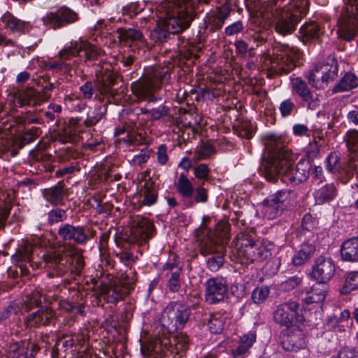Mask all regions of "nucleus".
Here are the masks:
<instances>
[{"mask_svg": "<svg viewBox=\"0 0 358 358\" xmlns=\"http://www.w3.org/2000/svg\"><path fill=\"white\" fill-rule=\"evenodd\" d=\"M293 164L292 152L283 146H277L264 162L263 175L270 182H275L282 176L285 182L297 185L308 179L312 165L307 159H301L295 169Z\"/></svg>", "mask_w": 358, "mask_h": 358, "instance_id": "1", "label": "nucleus"}, {"mask_svg": "<svg viewBox=\"0 0 358 358\" xmlns=\"http://www.w3.org/2000/svg\"><path fill=\"white\" fill-rule=\"evenodd\" d=\"M308 10V0H292L282 7L277 4L276 0H271L262 6L261 13L264 18L270 20L278 34L286 35L295 30L297 23Z\"/></svg>", "mask_w": 358, "mask_h": 358, "instance_id": "2", "label": "nucleus"}, {"mask_svg": "<svg viewBox=\"0 0 358 358\" xmlns=\"http://www.w3.org/2000/svg\"><path fill=\"white\" fill-rule=\"evenodd\" d=\"M185 6H180L172 1H164L157 8L158 22L150 33V38L155 43L166 41L169 34H178L187 29L191 22V14L184 15Z\"/></svg>", "mask_w": 358, "mask_h": 358, "instance_id": "3", "label": "nucleus"}, {"mask_svg": "<svg viewBox=\"0 0 358 358\" xmlns=\"http://www.w3.org/2000/svg\"><path fill=\"white\" fill-rule=\"evenodd\" d=\"M171 79V70L166 66H157L148 70L138 80L133 82L131 89L139 101L154 102L157 98L154 93Z\"/></svg>", "mask_w": 358, "mask_h": 358, "instance_id": "4", "label": "nucleus"}, {"mask_svg": "<svg viewBox=\"0 0 358 358\" xmlns=\"http://www.w3.org/2000/svg\"><path fill=\"white\" fill-rule=\"evenodd\" d=\"M237 246L238 256L247 263L268 259L275 248L274 243L267 239L252 241L248 238H240Z\"/></svg>", "mask_w": 358, "mask_h": 358, "instance_id": "5", "label": "nucleus"}, {"mask_svg": "<svg viewBox=\"0 0 358 358\" xmlns=\"http://www.w3.org/2000/svg\"><path fill=\"white\" fill-rule=\"evenodd\" d=\"M296 194L291 189H281L264 201V213L268 220H273L285 210H291L296 203Z\"/></svg>", "mask_w": 358, "mask_h": 358, "instance_id": "6", "label": "nucleus"}, {"mask_svg": "<svg viewBox=\"0 0 358 358\" xmlns=\"http://www.w3.org/2000/svg\"><path fill=\"white\" fill-rule=\"evenodd\" d=\"M189 307L179 301H171L164 308L160 319L162 325L169 331L182 329L189 320Z\"/></svg>", "mask_w": 358, "mask_h": 358, "instance_id": "7", "label": "nucleus"}, {"mask_svg": "<svg viewBox=\"0 0 358 358\" xmlns=\"http://www.w3.org/2000/svg\"><path fill=\"white\" fill-rule=\"evenodd\" d=\"M275 52L271 59V67L280 75L287 74L296 66L301 54L297 48L287 44L275 46Z\"/></svg>", "mask_w": 358, "mask_h": 358, "instance_id": "8", "label": "nucleus"}, {"mask_svg": "<svg viewBox=\"0 0 358 358\" xmlns=\"http://www.w3.org/2000/svg\"><path fill=\"white\" fill-rule=\"evenodd\" d=\"M358 30V0H348L338 20L337 33L345 41H352Z\"/></svg>", "mask_w": 358, "mask_h": 358, "instance_id": "9", "label": "nucleus"}, {"mask_svg": "<svg viewBox=\"0 0 358 358\" xmlns=\"http://www.w3.org/2000/svg\"><path fill=\"white\" fill-rule=\"evenodd\" d=\"M43 260L45 266L54 271L57 275H62L69 270L78 274L84 264L82 259L77 258L76 265L71 267V257L60 250L50 251L44 254Z\"/></svg>", "mask_w": 358, "mask_h": 358, "instance_id": "10", "label": "nucleus"}, {"mask_svg": "<svg viewBox=\"0 0 358 358\" xmlns=\"http://www.w3.org/2000/svg\"><path fill=\"white\" fill-rule=\"evenodd\" d=\"M338 64L334 58H329L324 63H321L312 70L308 76V83L316 89L325 88L329 82L338 76Z\"/></svg>", "mask_w": 358, "mask_h": 358, "instance_id": "11", "label": "nucleus"}, {"mask_svg": "<svg viewBox=\"0 0 358 358\" xmlns=\"http://www.w3.org/2000/svg\"><path fill=\"white\" fill-rule=\"evenodd\" d=\"M299 308V303L294 301L280 303L273 312V320L277 324L286 327L287 329L294 327L301 317L298 312Z\"/></svg>", "mask_w": 358, "mask_h": 358, "instance_id": "12", "label": "nucleus"}, {"mask_svg": "<svg viewBox=\"0 0 358 358\" xmlns=\"http://www.w3.org/2000/svg\"><path fill=\"white\" fill-rule=\"evenodd\" d=\"M136 280V274L134 271L127 273L121 285L114 283L103 289V294L105 299L108 303H113L122 300L134 288Z\"/></svg>", "mask_w": 358, "mask_h": 358, "instance_id": "13", "label": "nucleus"}, {"mask_svg": "<svg viewBox=\"0 0 358 358\" xmlns=\"http://www.w3.org/2000/svg\"><path fill=\"white\" fill-rule=\"evenodd\" d=\"M228 292L227 280L222 277L208 279L205 282V299L210 304L222 301Z\"/></svg>", "mask_w": 358, "mask_h": 358, "instance_id": "14", "label": "nucleus"}, {"mask_svg": "<svg viewBox=\"0 0 358 358\" xmlns=\"http://www.w3.org/2000/svg\"><path fill=\"white\" fill-rule=\"evenodd\" d=\"M292 91L301 99L308 109L314 110L320 106L319 94L311 91L306 83L301 78L292 79Z\"/></svg>", "mask_w": 358, "mask_h": 358, "instance_id": "15", "label": "nucleus"}, {"mask_svg": "<svg viewBox=\"0 0 358 358\" xmlns=\"http://www.w3.org/2000/svg\"><path fill=\"white\" fill-rule=\"evenodd\" d=\"M81 51L85 52V61L95 59L100 55V50L96 46L87 41L79 40L71 42V45L68 48H65L59 52V56L62 59H67L71 56L77 55Z\"/></svg>", "mask_w": 358, "mask_h": 358, "instance_id": "16", "label": "nucleus"}, {"mask_svg": "<svg viewBox=\"0 0 358 358\" xmlns=\"http://www.w3.org/2000/svg\"><path fill=\"white\" fill-rule=\"evenodd\" d=\"M146 173H143L142 181L138 188L140 206H152L158 200V185L151 178L145 179Z\"/></svg>", "mask_w": 358, "mask_h": 358, "instance_id": "17", "label": "nucleus"}, {"mask_svg": "<svg viewBox=\"0 0 358 358\" xmlns=\"http://www.w3.org/2000/svg\"><path fill=\"white\" fill-rule=\"evenodd\" d=\"M77 20V14L66 7L61 8L55 12L49 13L43 17L44 24L54 29L63 27L65 23H73Z\"/></svg>", "mask_w": 358, "mask_h": 358, "instance_id": "18", "label": "nucleus"}, {"mask_svg": "<svg viewBox=\"0 0 358 358\" xmlns=\"http://www.w3.org/2000/svg\"><path fill=\"white\" fill-rule=\"evenodd\" d=\"M231 7L229 3L226 2L214 10L208 13L205 18L206 28L214 32L222 28L225 21L230 16Z\"/></svg>", "mask_w": 358, "mask_h": 358, "instance_id": "19", "label": "nucleus"}, {"mask_svg": "<svg viewBox=\"0 0 358 358\" xmlns=\"http://www.w3.org/2000/svg\"><path fill=\"white\" fill-rule=\"evenodd\" d=\"M286 337L282 342L283 348L287 351H302L303 357L297 358H307L308 351L306 348V336L303 331L297 327H292Z\"/></svg>", "mask_w": 358, "mask_h": 358, "instance_id": "20", "label": "nucleus"}, {"mask_svg": "<svg viewBox=\"0 0 358 358\" xmlns=\"http://www.w3.org/2000/svg\"><path fill=\"white\" fill-rule=\"evenodd\" d=\"M55 317V311L49 306L41 307L24 318L27 329H36L49 325Z\"/></svg>", "mask_w": 358, "mask_h": 358, "instance_id": "21", "label": "nucleus"}, {"mask_svg": "<svg viewBox=\"0 0 358 358\" xmlns=\"http://www.w3.org/2000/svg\"><path fill=\"white\" fill-rule=\"evenodd\" d=\"M336 266L329 257L320 256L316 259L313 267L312 276L317 282L327 283L334 276Z\"/></svg>", "mask_w": 358, "mask_h": 358, "instance_id": "22", "label": "nucleus"}, {"mask_svg": "<svg viewBox=\"0 0 358 358\" xmlns=\"http://www.w3.org/2000/svg\"><path fill=\"white\" fill-rule=\"evenodd\" d=\"M59 236L64 241H71L79 245H85L89 241L88 234L83 226L64 224L58 229Z\"/></svg>", "mask_w": 358, "mask_h": 358, "instance_id": "23", "label": "nucleus"}, {"mask_svg": "<svg viewBox=\"0 0 358 358\" xmlns=\"http://www.w3.org/2000/svg\"><path fill=\"white\" fill-rule=\"evenodd\" d=\"M169 338L151 337L141 344V352L144 356L157 358V356H166V348Z\"/></svg>", "mask_w": 358, "mask_h": 358, "instance_id": "24", "label": "nucleus"}, {"mask_svg": "<svg viewBox=\"0 0 358 358\" xmlns=\"http://www.w3.org/2000/svg\"><path fill=\"white\" fill-rule=\"evenodd\" d=\"M169 343L166 348V356H172L173 358H182L189 348V339L184 333H178L169 338Z\"/></svg>", "mask_w": 358, "mask_h": 358, "instance_id": "25", "label": "nucleus"}, {"mask_svg": "<svg viewBox=\"0 0 358 358\" xmlns=\"http://www.w3.org/2000/svg\"><path fill=\"white\" fill-rule=\"evenodd\" d=\"M153 224L146 218L137 216L132 220L131 234L138 240L146 241L152 237Z\"/></svg>", "mask_w": 358, "mask_h": 358, "instance_id": "26", "label": "nucleus"}, {"mask_svg": "<svg viewBox=\"0 0 358 358\" xmlns=\"http://www.w3.org/2000/svg\"><path fill=\"white\" fill-rule=\"evenodd\" d=\"M197 241L199 242L200 253L206 257L217 252V245L220 244L218 240H215L210 231L207 228H202L197 234Z\"/></svg>", "mask_w": 358, "mask_h": 358, "instance_id": "27", "label": "nucleus"}, {"mask_svg": "<svg viewBox=\"0 0 358 358\" xmlns=\"http://www.w3.org/2000/svg\"><path fill=\"white\" fill-rule=\"evenodd\" d=\"M44 199L53 206H62L64 203L66 190L63 182H58L55 185L43 190Z\"/></svg>", "mask_w": 358, "mask_h": 358, "instance_id": "28", "label": "nucleus"}, {"mask_svg": "<svg viewBox=\"0 0 358 358\" xmlns=\"http://www.w3.org/2000/svg\"><path fill=\"white\" fill-rule=\"evenodd\" d=\"M97 79L94 82L87 81L80 87V92L85 99H91L95 92H99L101 95H106L109 93V87L105 84L100 76H96Z\"/></svg>", "mask_w": 358, "mask_h": 358, "instance_id": "29", "label": "nucleus"}, {"mask_svg": "<svg viewBox=\"0 0 358 358\" xmlns=\"http://www.w3.org/2000/svg\"><path fill=\"white\" fill-rule=\"evenodd\" d=\"M1 22L5 29L13 33L24 32L29 28L28 22L17 18L10 12H6L1 16Z\"/></svg>", "mask_w": 358, "mask_h": 358, "instance_id": "30", "label": "nucleus"}, {"mask_svg": "<svg viewBox=\"0 0 358 358\" xmlns=\"http://www.w3.org/2000/svg\"><path fill=\"white\" fill-rule=\"evenodd\" d=\"M343 259L348 262H358V238L353 237L345 241L341 248Z\"/></svg>", "mask_w": 358, "mask_h": 358, "instance_id": "31", "label": "nucleus"}, {"mask_svg": "<svg viewBox=\"0 0 358 358\" xmlns=\"http://www.w3.org/2000/svg\"><path fill=\"white\" fill-rule=\"evenodd\" d=\"M327 293V284L317 282L311 287L309 291L306 292V296L304 300L307 303L322 302L326 298Z\"/></svg>", "mask_w": 358, "mask_h": 358, "instance_id": "32", "label": "nucleus"}, {"mask_svg": "<svg viewBox=\"0 0 358 358\" xmlns=\"http://www.w3.org/2000/svg\"><path fill=\"white\" fill-rule=\"evenodd\" d=\"M43 101L41 95L33 88H27L20 92L17 96V103L20 106L24 105L35 106Z\"/></svg>", "mask_w": 358, "mask_h": 358, "instance_id": "33", "label": "nucleus"}, {"mask_svg": "<svg viewBox=\"0 0 358 358\" xmlns=\"http://www.w3.org/2000/svg\"><path fill=\"white\" fill-rule=\"evenodd\" d=\"M358 87V78L352 73H346L334 87V93L348 92Z\"/></svg>", "mask_w": 358, "mask_h": 358, "instance_id": "34", "label": "nucleus"}, {"mask_svg": "<svg viewBox=\"0 0 358 358\" xmlns=\"http://www.w3.org/2000/svg\"><path fill=\"white\" fill-rule=\"evenodd\" d=\"M337 194V190L333 183L326 184L317 189L314 193L315 201L318 204H323L333 200Z\"/></svg>", "mask_w": 358, "mask_h": 358, "instance_id": "35", "label": "nucleus"}, {"mask_svg": "<svg viewBox=\"0 0 358 358\" xmlns=\"http://www.w3.org/2000/svg\"><path fill=\"white\" fill-rule=\"evenodd\" d=\"M257 334L255 331H251L244 334L240 338L238 348L232 351L234 358L245 354L256 341Z\"/></svg>", "mask_w": 358, "mask_h": 358, "instance_id": "36", "label": "nucleus"}, {"mask_svg": "<svg viewBox=\"0 0 358 358\" xmlns=\"http://www.w3.org/2000/svg\"><path fill=\"white\" fill-rule=\"evenodd\" d=\"M176 187L177 192L182 198L189 199L193 196L194 187L184 173L180 174L176 183Z\"/></svg>", "mask_w": 358, "mask_h": 358, "instance_id": "37", "label": "nucleus"}, {"mask_svg": "<svg viewBox=\"0 0 358 358\" xmlns=\"http://www.w3.org/2000/svg\"><path fill=\"white\" fill-rule=\"evenodd\" d=\"M323 32V28L315 22L306 23L299 29V34L305 41L319 37Z\"/></svg>", "mask_w": 358, "mask_h": 358, "instance_id": "38", "label": "nucleus"}, {"mask_svg": "<svg viewBox=\"0 0 358 358\" xmlns=\"http://www.w3.org/2000/svg\"><path fill=\"white\" fill-rule=\"evenodd\" d=\"M315 248L312 244L303 243L301 249L292 257V263L295 266H301L306 262L313 255Z\"/></svg>", "mask_w": 358, "mask_h": 358, "instance_id": "39", "label": "nucleus"}, {"mask_svg": "<svg viewBox=\"0 0 358 358\" xmlns=\"http://www.w3.org/2000/svg\"><path fill=\"white\" fill-rule=\"evenodd\" d=\"M34 247L31 244H26L20 247L12 256L13 262L22 267V264L29 263L32 258Z\"/></svg>", "mask_w": 358, "mask_h": 358, "instance_id": "40", "label": "nucleus"}, {"mask_svg": "<svg viewBox=\"0 0 358 358\" xmlns=\"http://www.w3.org/2000/svg\"><path fill=\"white\" fill-rule=\"evenodd\" d=\"M224 320L220 313H214L209 316L208 327L213 334H220L224 329Z\"/></svg>", "mask_w": 358, "mask_h": 358, "instance_id": "41", "label": "nucleus"}, {"mask_svg": "<svg viewBox=\"0 0 358 358\" xmlns=\"http://www.w3.org/2000/svg\"><path fill=\"white\" fill-rule=\"evenodd\" d=\"M230 225L227 222L220 221L215 227L214 234L220 244L227 243L229 238Z\"/></svg>", "mask_w": 358, "mask_h": 358, "instance_id": "42", "label": "nucleus"}, {"mask_svg": "<svg viewBox=\"0 0 358 358\" xmlns=\"http://www.w3.org/2000/svg\"><path fill=\"white\" fill-rule=\"evenodd\" d=\"M355 289H358V271H352L347 275L341 293L348 294Z\"/></svg>", "mask_w": 358, "mask_h": 358, "instance_id": "43", "label": "nucleus"}, {"mask_svg": "<svg viewBox=\"0 0 358 358\" xmlns=\"http://www.w3.org/2000/svg\"><path fill=\"white\" fill-rule=\"evenodd\" d=\"M209 0H173L174 3L180 4V6H185L186 8L182 13L184 15L191 14L192 21L194 20L196 15V6L199 3H207Z\"/></svg>", "mask_w": 358, "mask_h": 358, "instance_id": "44", "label": "nucleus"}, {"mask_svg": "<svg viewBox=\"0 0 358 358\" xmlns=\"http://www.w3.org/2000/svg\"><path fill=\"white\" fill-rule=\"evenodd\" d=\"M209 0H173L174 3L180 4V6H185L186 8L182 13L184 15L191 14L192 21L194 20L196 15V6L199 3H207Z\"/></svg>", "mask_w": 358, "mask_h": 358, "instance_id": "45", "label": "nucleus"}, {"mask_svg": "<svg viewBox=\"0 0 358 358\" xmlns=\"http://www.w3.org/2000/svg\"><path fill=\"white\" fill-rule=\"evenodd\" d=\"M344 140L350 152L358 151V130L355 129L348 130L344 136Z\"/></svg>", "mask_w": 358, "mask_h": 358, "instance_id": "46", "label": "nucleus"}, {"mask_svg": "<svg viewBox=\"0 0 358 358\" xmlns=\"http://www.w3.org/2000/svg\"><path fill=\"white\" fill-rule=\"evenodd\" d=\"M43 295L39 291H34L27 294L24 300L25 310L29 311L34 306L41 304Z\"/></svg>", "mask_w": 358, "mask_h": 358, "instance_id": "47", "label": "nucleus"}, {"mask_svg": "<svg viewBox=\"0 0 358 358\" xmlns=\"http://www.w3.org/2000/svg\"><path fill=\"white\" fill-rule=\"evenodd\" d=\"M106 112V109H103L101 106L94 108L93 111L88 113L87 119L85 120V125L91 127L95 125L99 120L102 119Z\"/></svg>", "mask_w": 358, "mask_h": 358, "instance_id": "48", "label": "nucleus"}, {"mask_svg": "<svg viewBox=\"0 0 358 358\" xmlns=\"http://www.w3.org/2000/svg\"><path fill=\"white\" fill-rule=\"evenodd\" d=\"M327 169L331 173L340 172L342 167L340 164V157L336 152L330 153L326 159Z\"/></svg>", "mask_w": 358, "mask_h": 358, "instance_id": "49", "label": "nucleus"}, {"mask_svg": "<svg viewBox=\"0 0 358 358\" xmlns=\"http://www.w3.org/2000/svg\"><path fill=\"white\" fill-rule=\"evenodd\" d=\"M67 218L66 210L59 208L52 209L48 213V220L51 224L58 222H62Z\"/></svg>", "mask_w": 358, "mask_h": 358, "instance_id": "50", "label": "nucleus"}, {"mask_svg": "<svg viewBox=\"0 0 358 358\" xmlns=\"http://www.w3.org/2000/svg\"><path fill=\"white\" fill-rule=\"evenodd\" d=\"M122 40L143 42L141 31L135 29H123L120 33Z\"/></svg>", "mask_w": 358, "mask_h": 358, "instance_id": "51", "label": "nucleus"}, {"mask_svg": "<svg viewBox=\"0 0 358 358\" xmlns=\"http://www.w3.org/2000/svg\"><path fill=\"white\" fill-rule=\"evenodd\" d=\"M181 273V269H176L168 280L167 287L169 290L171 292H178L181 287L180 275Z\"/></svg>", "mask_w": 358, "mask_h": 358, "instance_id": "52", "label": "nucleus"}, {"mask_svg": "<svg viewBox=\"0 0 358 358\" xmlns=\"http://www.w3.org/2000/svg\"><path fill=\"white\" fill-rule=\"evenodd\" d=\"M269 292V289L266 286L257 287L252 292V299L255 303H261L267 299Z\"/></svg>", "mask_w": 358, "mask_h": 358, "instance_id": "53", "label": "nucleus"}, {"mask_svg": "<svg viewBox=\"0 0 358 358\" xmlns=\"http://www.w3.org/2000/svg\"><path fill=\"white\" fill-rule=\"evenodd\" d=\"M74 345V340L71 336H68L63 334L59 336L55 343L56 348L59 349H62L64 351L73 347Z\"/></svg>", "mask_w": 358, "mask_h": 358, "instance_id": "54", "label": "nucleus"}, {"mask_svg": "<svg viewBox=\"0 0 358 358\" xmlns=\"http://www.w3.org/2000/svg\"><path fill=\"white\" fill-rule=\"evenodd\" d=\"M244 29V24L241 20L234 22L224 29L226 36H232L241 34Z\"/></svg>", "mask_w": 358, "mask_h": 358, "instance_id": "55", "label": "nucleus"}, {"mask_svg": "<svg viewBox=\"0 0 358 358\" xmlns=\"http://www.w3.org/2000/svg\"><path fill=\"white\" fill-rule=\"evenodd\" d=\"M302 282V278L294 275L287 278L285 281L281 283V288L282 290L289 292L297 287Z\"/></svg>", "mask_w": 358, "mask_h": 358, "instance_id": "56", "label": "nucleus"}, {"mask_svg": "<svg viewBox=\"0 0 358 358\" xmlns=\"http://www.w3.org/2000/svg\"><path fill=\"white\" fill-rule=\"evenodd\" d=\"M192 197H193L194 203H206L208 200V190L203 185H199L194 188Z\"/></svg>", "mask_w": 358, "mask_h": 358, "instance_id": "57", "label": "nucleus"}, {"mask_svg": "<svg viewBox=\"0 0 358 358\" xmlns=\"http://www.w3.org/2000/svg\"><path fill=\"white\" fill-rule=\"evenodd\" d=\"M224 264V258L221 255L213 256L206 262L207 268L211 271H217Z\"/></svg>", "mask_w": 358, "mask_h": 358, "instance_id": "58", "label": "nucleus"}, {"mask_svg": "<svg viewBox=\"0 0 358 358\" xmlns=\"http://www.w3.org/2000/svg\"><path fill=\"white\" fill-rule=\"evenodd\" d=\"M294 108L295 104L294 102L291 99H288L280 103L279 110L281 115L283 117H287L292 114Z\"/></svg>", "mask_w": 358, "mask_h": 358, "instance_id": "59", "label": "nucleus"}, {"mask_svg": "<svg viewBox=\"0 0 358 358\" xmlns=\"http://www.w3.org/2000/svg\"><path fill=\"white\" fill-rule=\"evenodd\" d=\"M151 152V150L148 148L143 150L139 154L134 156L132 159V164L135 166H141L146 163L150 157Z\"/></svg>", "mask_w": 358, "mask_h": 358, "instance_id": "60", "label": "nucleus"}, {"mask_svg": "<svg viewBox=\"0 0 358 358\" xmlns=\"http://www.w3.org/2000/svg\"><path fill=\"white\" fill-rule=\"evenodd\" d=\"M214 152L215 149L210 144H205L196 152V155L198 159H205Z\"/></svg>", "mask_w": 358, "mask_h": 358, "instance_id": "61", "label": "nucleus"}, {"mask_svg": "<svg viewBox=\"0 0 358 358\" xmlns=\"http://www.w3.org/2000/svg\"><path fill=\"white\" fill-rule=\"evenodd\" d=\"M358 352L355 347L345 346L342 348L336 358H357Z\"/></svg>", "mask_w": 358, "mask_h": 358, "instance_id": "62", "label": "nucleus"}, {"mask_svg": "<svg viewBox=\"0 0 358 358\" xmlns=\"http://www.w3.org/2000/svg\"><path fill=\"white\" fill-rule=\"evenodd\" d=\"M209 173L210 169L206 164H201L194 169V174L197 179L206 180Z\"/></svg>", "mask_w": 358, "mask_h": 358, "instance_id": "63", "label": "nucleus"}, {"mask_svg": "<svg viewBox=\"0 0 358 358\" xmlns=\"http://www.w3.org/2000/svg\"><path fill=\"white\" fill-rule=\"evenodd\" d=\"M169 109L168 107L164 105H161L157 108H152L150 110L151 118L154 120H158L164 117H166L169 114Z\"/></svg>", "mask_w": 358, "mask_h": 358, "instance_id": "64", "label": "nucleus"}]
</instances>
